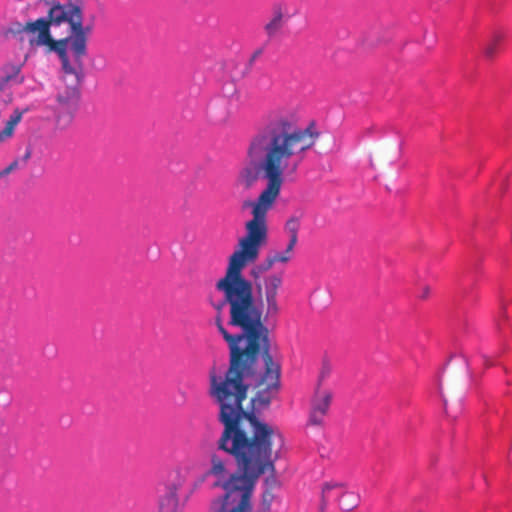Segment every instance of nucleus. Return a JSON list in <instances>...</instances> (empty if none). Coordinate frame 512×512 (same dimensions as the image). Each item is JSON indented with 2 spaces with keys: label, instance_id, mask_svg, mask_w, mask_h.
Listing matches in <instances>:
<instances>
[{
  "label": "nucleus",
  "instance_id": "2",
  "mask_svg": "<svg viewBox=\"0 0 512 512\" xmlns=\"http://www.w3.org/2000/svg\"><path fill=\"white\" fill-rule=\"evenodd\" d=\"M319 138L320 131L314 122L301 127L295 112L282 107L270 110L250 139V165L239 172L238 185L249 190L260 177L268 182L265 170L267 163L272 162L280 173L282 186L284 173H295Z\"/></svg>",
  "mask_w": 512,
  "mask_h": 512
},
{
  "label": "nucleus",
  "instance_id": "11",
  "mask_svg": "<svg viewBox=\"0 0 512 512\" xmlns=\"http://www.w3.org/2000/svg\"><path fill=\"white\" fill-rule=\"evenodd\" d=\"M293 257V254L288 252L286 249L283 252L274 251L269 253L265 259L257 264L251 270V277L253 280L261 279L260 274L269 271L276 263H288Z\"/></svg>",
  "mask_w": 512,
  "mask_h": 512
},
{
  "label": "nucleus",
  "instance_id": "9",
  "mask_svg": "<svg viewBox=\"0 0 512 512\" xmlns=\"http://www.w3.org/2000/svg\"><path fill=\"white\" fill-rule=\"evenodd\" d=\"M290 17L288 6L285 3H275L272 6L270 19L264 26L267 36L271 38L279 34Z\"/></svg>",
  "mask_w": 512,
  "mask_h": 512
},
{
  "label": "nucleus",
  "instance_id": "25",
  "mask_svg": "<svg viewBox=\"0 0 512 512\" xmlns=\"http://www.w3.org/2000/svg\"><path fill=\"white\" fill-rule=\"evenodd\" d=\"M328 373H329V369H327L326 371H325V370H323V372H322V377H324V376H325L326 374H328Z\"/></svg>",
  "mask_w": 512,
  "mask_h": 512
},
{
  "label": "nucleus",
  "instance_id": "8",
  "mask_svg": "<svg viewBox=\"0 0 512 512\" xmlns=\"http://www.w3.org/2000/svg\"><path fill=\"white\" fill-rule=\"evenodd\" d=\"M332 392L329 390L316 389L314 397L311 402V410L309 416V423L311 425H321L324 417L327 415L331 401Z\"/></svg>",
  "mask_w": 512,
  "mask_h": 512
},
{
  "label": "nucleus",
  "instance_id": "4",
  "mask_svg": "<svg viewBox=\"0 0 512 512\" xmlns=\"http://www.w3.org/2000/svg\"><path fill=\"white\" fill-rule=\"evenodd\" d=\"M51 27H59L68 24L72 34V54L78 61L87 54V37L91 32V26H83V11L77 4L68 1L66 3H54L47 12Z\"/></svg>",
  "mask_w": 512,
  "mask_h": 512
},
{
  "label": "nucleus",
  "instance_id": "24",
  "mask_svg": "<svg viewBox=\"0 0 512 512\" xmlns=\"http://www.w3.org/2000/svg\"><path fill=\"white\" fill-rule=\"evenodd\" d=\"M262 54V49H258L256 50L253 55H252V60L256 59L257 57H259L260 55Z\"/></svg>",
  "mask_w": 512,
  "mask_h": 512
},
{
  "label": "nucleus",
  "instance_id": "18",
  "mask_svg": "<svg viewBox=\"0 0 512 512\" xmlns=\"http://www.w3.org/2000/svg\"><path fill=\"white\" fill-rule=\"evenodd\" d=\"M503 38H504V36L500 32H496L493 35L491 41L486 45V47L484 49V53H485L486 57L492 58L495 55V53L497 51V47L501 43Z\"/></svg>",
  "mask_w": 512,
  "mask_h": 512
},
{
  "label": "nucleus",
  "instance_id": "1",
  "mask_svg": "<svg viewBox=\"0 0 512 512\" xmlns=\"http://www.w3.org/2000/svg\"><path fill=\"white\" fill-rule=\"evenodd\" d=\"M244 266L228 263L224 277L216 283L229 306V325L241 333L232 335L218 318L216 325L229 348L225 375L210 371V395L219 405L224 423L257 417L254 409L267 407L280 389L281 366L270 353L269 328L257 303L253 283L243 276Z\"/></svg>",
  "mask_w": 512,
  "mask_h": 512
},
{
  "label": "nucleus",
  "instance_id": "7",
  "mask_svg": "<svg viewBox=\"0 0 512 512\" xmlns=\"http://www.w3.org/2000/svg\"><path fill=\"white\" fill-rule=\"evenodd\" d=\"M70 85L66 86L62 91H59L56 96L57 106L55 111L57 113V121L63 120L69 123L72 119V114L76 109L80 92L79 85L81 82H76L75 77H71Z\"/></svg>",
  "mask_w": 512,
  "mask_h": 512
},
{
  "label": "nucleus",
  "instance_id": "3",
  "mask_svg": "<svg viewBox=\"0 0 512 512\" xmlns=\"http://www.w3.org/2000/svg\"><path fill=\"white\" fill-rule=\"evenodd\" d=\"M265 173L268 183L255 200L242 202V210L251 209L252 219L245 223V235L239 239L238 248L230 255L228 263L246 267L254 263L261 246L268 238L267 214L273 208L281 192V180L278 169L267 163Z\"/></svg>",
  "mask_w": 512,
  "mask_h": 512
},
{
  "label": "nucleus",
  "instance_id": "10",
  "mask_svg": "<svg viewBox=\"0 0 512 512\" xmlns=\"http://www.w3.org/2000/svg\"><path fill=\"white\" fill-rule=\"evenodd\" d=\"M26 28L31 46H43L51 36V25L48 17H41L36 20L27 21Z\"/></svg>",
  "mask_w": 512,
  "mask_h": 512
},
{
  "label": "nucleus",
  "instance_id": "17",
  "mask_svg": "<svg viewBox=\"0 0 512 512\" xmlns=\"http://www.w3.org/2000/svg\"><path fill=\"white\" fill-rule=\"evenodd\" d=\"M4 34L5 36H12L23 41L24 35H27L26 23H21L18 21L10 23Z\"/></svg>",
  "mask_w": 512,
  "mask_h": 512
},
{
  "label": "nucleus",
  "instance_id": "5",
  "mask_svg": "<svg viewBox=\"0 0 512 512\" xmlns=\"http://www.w3.org/2000/svg\"><path fill=\"white\" fill-rule=\"evenodd\" d=\"M256 294L261 305L265 307V317H275L280 312L278 295L283 286V276L271 273L261 279L254 280Z\"/></svg>",
  "mask_w": 512,
  "mask_h": 512
},
{
  "label": "nucleus",
  "instance_id": "13",
  "mask_svg": "<svg viewBox=\"0 0 512 512\" xmlns=\"http://www.w3.org/2000/svg\"><path fill=\"white\" fill-rule=\"evenodd\" d=\"M284 229L289 236V242L286 246V250L293 254V250L298 241V232L300 229V217L294 216V215L289 217L285 223Z\"/></svg>",
  "mask_w": 512,
  "mask_h": 512
},
{
  "label": "nucleus",
  "instance_id": "26",
  "mask_svg": "<svg viewBox=\"0 0 512 512\" xmlns=\"http://www.w3.org/2000/svg\"><path fill=\"white\" fill-rule=\"evenodd\" d=\"M171 495H172V497H174V498L176 497V491H175V489H174L173 491H171Z\"/></svg>",
  "mask_w": 512,
  "mask_h": 512
},
{
  "label": "nucleus",
  "instance_id": "12",
  "mask_svg": "<svg viewBox=\"0 0 512 512\" xmlns=\"http://www.w3.org/2000/svg\"><path fill=\"white\" fill-rule=\"evenodd\" d=\"M346 490L347 488L342 483H325L322 488L320 511L325 512L330 502L337 501L339 503V499L343 497Z\"/></svg>",
  "mask_w": 512,
  "mask_h": 512
},
{
  "label": "nucleus",
  "instance_id": "15",
  "mask_svg": "<svg viewBox=\"0 0 512 512\" xmlns=\"http://www.w3.org/2000/svg\"><path fill=\"white\" fill-rule=\"evenodd\" d=\"M210 469L208 474L217 478H224L227 474L226 460L218 454H212L210 459Z\"/></svg>",
  "mask_w": 512,
  "mask_h": 512
},
{
  "label": "nucleus",
  "instance_id": "22",
  "mask_svg": "<svg viewBox=\"0 0 512 512\" xmlns=\"http://www.w3.org/2000/svg\"><path fill=\"white\" fill-rule=\"evenodd\" d=\"M274 472H276V470ZM269 473L271 474V477L266 479V484H269V485L276 484L277 480L275 478V473H272V472H269Z\"/></svg>",
  "mask_w": 512,
  "mask_h": 512
},
{
  "label": "nucleus",
  "instance_id": "14",
  "mask_svg": "<svg viewBox=\"0 0 512 512\" xmlns=\"http://www.w3.org/2000/svg\"><path fill=\"white\" fill-rule=\"evenodd\" d=\"M23 111L15 109L13 114L10 116L5 124V127L0 131V143L5 142L12 137L15 127L21 121Z\"/></svg>",
  "mask_w": 512,
  "mask_h": 512
},
{
  "label": "nucleus",
  "instance_id": "16",
  "mask_svg": "<svg viewBox=\"0 0 512 512\" xmlns=\"http://www.w3.org/2000/svg\"><path fill=\"white\" fill-rule=\"evenodd\" d=\"M359 504V496L350 490H346L343 497L339 499V507L343 511H351Z\"/></svg>",
  "mask_w": 512,
  "mask_h": 512
},
{
  "label": "nucleus",
  "instance_id": "6",
  "mask_svg": "<svg viewBox=\"0 0 512 512\" xmlns=\"http://www.w3.org/2000/svg\"><path fill=\"white\" fill-rule=\"evenodd\" d=\"M43 46L48 47L50 51L57 53V55L59 56L62 64V69L65 73V81H68V77H75L76 82H82L84 76L82 62L83 58H80V61H78L74 57L76 65L73 66L70 63L67 54L68 48L72 52V35L60 40H55L51 35Z\"/></svg>",
  "mask_w": 512,
  "mask_h": 512
},
{
  "label": "nucleus",
  "instance_id": "19",
  "mask_svg": "<svg viewBox=\"0 0 512 512\" xmlns=\"http://www.w3.org/2000/svg\"><path fill=\"white\" fill-rule=\"evenodd\" d=\"M274 500V494L271 489H266L261 496V504L260 508L265 511H269L271 509L272 502Z\"/></svg>",
  "mask_w": 512,
  "mask_h": 512
},
{
  "label": "nucleus",
  "instance_id": "23",
  "mask_svg": "<svg viewBox=\"0 0 512 512\" xmlns=\"http://www.w3.org/2000/svg\"><path fill=\"white\" fill-rule=\"evenodd\" d=\"M439 392H440L441 396H442V397H444V396H443V394H442V388H441V386L439 387ZM443 405H444L445 412H446L448 415H450L449 407H448V403H447V400H446L445 398H443Z\"/></svg>",
  "mask_w": 512,
  "mask_h": 512
},
{
  "label": "nucleus",
  "instance_id": "21",
  "mask_svg": "<svg viewBox=\"0 0 512 512\" xmlns=\"http://www.w3.org/2000/svg\"><path fill=\"white\" fill-rule=\"evenodd\" d=\"M31 154H32V151L30 148H27L26 149V152L24 154V156L22 157V164H26V162L30 159L31 157Z\"/></svg>",
  "mask_w": 512,
  "mask_h": 512
},
{
  "label": "nucleus",
  "instance_id": "20",
  "mask_svg": "<svg viewBox=\"0 0 512 512\" xmlns=\"http://www.w3.org/2000/svg\"><path fill=\"white\" fill-rule=\"evenodd\" d=\"M18 167H19V160L16 159L13 162H11L5 169L0 171V178L8 175L10 172L17 169Z\"/></svg>",
  "mask_w": 512,
  "mask_h": 512
}]
</instances>
